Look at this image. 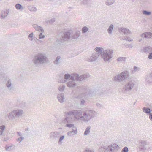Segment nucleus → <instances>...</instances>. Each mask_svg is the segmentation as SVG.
I'll use <instances>...</instances> for the list:
<instances>
[{"label":"nucleus","instance_id":"obj_9","mask_svg":"<svg viewBox=\"0 0 152 152\" xmlns=\"http://www.w3.org/2000/svg\"><path fill=\"white\" fill-rule=\"evenodd\" d=\"M12 11L11 10L7 9L2 11L0 15L1 19H4L9 14H12Z\"/></svg>","mask_w":152,"mask_h":152},{"label":"nucleus","instance_id":"obj_7","mask_svg":"<svg viewBox=\"0 0 152 152\" xmlns=\"http://www.w3.org/2000/svg\"><path fill=\"white\" fill-rule=\"evenodd\" d=\"M89 77V74H85L79 76L77 74L73 73L71 75V80L72 81H81L83 80H86Z\"/></svg>","mask_w":152,"mask_h":152},{"label":"nucleus","instance_id":"obj_18","mask_svg":"<svg viewBox=\"0 0 152 152\" xmlns=\"http://www.w3.org/2000/svg\"><path fill=\"white\" fill-rule=\"evenodd\" d=\"M139 142L141 145V146H139L140 149L143 150H145V146L147 143V142L145 140H141L139 141Z\"/></svg>","mask_w":152,"mask_h":152},{"label":"nucleus","instance_id":"obj_22","mask_svg":"<svg viewBox=\"0 0 152 152\" xmlns=\"http://www.w3.org/2000/svg\"><path fill=\"white\" fill-rule=\"evenodd\" d=\"M143 51L146 53L151 52L152 51V48L150 46H147L143 48Z\"/></svg>","mask_w":152,"mask_h":152},{"label":"nucleus","instance_id":"obj_4","mask_svg":"<svg viewBox=\"0 0 152 152\" xmlns=\"http://www.w3.org/2000/svg\"><path fill=\"white\" fill-rule=\"evenodd\" d=\"M24 114V111L22 109H17L13 110L10 112L7 115L9 120L15 121L18 118L21 117Z\"/></svg>","mask_w":152,"mask_h":152},{"label":"nucleus","instance_id":"obj_24","mask_svg":"<svg viewBox=\"0 0 152 152\" xmlns=\"http://www.w3.org/2000/svg\"><path fill=\"white\" fill-rule=\"evenodd\" d=\"M143 111L147 114H149L151 113V110L148 107H144L142 108Z\"/></svg>","mask_w":152,"mask_h":152},{"label":"nucleus","instance_id":"obj_19","mask_svg":"<svg viewBox=\"0 0 152 152\" xmlns=\"http://www.w3.org/2000/svg\"><path fill=\"white\" fill-rule=\"evenodd\" d=\"M33 27L36 30L40 32V33L44 32V30L42 28L37 24L33 25Z\"/></svg>","mask_w":152,"mask_h":152},{"label":"nucleus","instance_id":"obj_14","mask_svg":"<svg viewBox=\"0 0 152 152\" xmlns=\"http://www.w3.org/2000/svg\"><path fill=\"white\" fill-rule=\"evenodd\" d=\"M6 86L8 89L12 91L14 90V87L12 83V81L10 79H9L7 82Z\"/></svg>","mask_w":152,"mask_h":152},{"label":"nucleus","instance_id":"obj_47","mask_svg":"<svg viewBox=\"0 0 152 152\" xmlns=\"http://www.w3.org/2000/svg\"><path fill=\"white\" fill-rule=\"evenodd\" d=\"M148 57L149 59H152V52H151L149 54L148 56Z\"/></svg>","mask_w":152,"mask_h":152},{"label":"nucleus","instance_id":"obj_31","mask_svg":"<svg viewBox=\"0 0 152 152\" xmlns=\"http://www.w3.org/2000/svg\"><path fill=\"white\" fill-rule=\"evenodd\" d=\"M15 7L17 10H23V7L22 5L19 4H16L15 5Z\"/></svg>","mask_w":152,"mask_h":152},{"label":"nucleus","instance_id":"obj_50","mask_svg":"<svg viewBox=\"0 0 152 152\" xmlns=\"http://www.w3.org/2000/svg\"><path fill=\"white\" fill-rule=\"evenodd\" d=\"M126 47L128 48H132V44H129L127 45H126Z\"/></svg>","mask_w":152,"mask_h":152},{"label":"nucleus","instance_id":"obj_25","mask_svg":"<svg viewBox=\"0 0 152 152\" xmlns=\"http://www.w3.org/2000/svg\"><path fill=\"white\" fill-rule=\"evenodd\" d=\"M146 81L148 83H152V72L149 76H147L146 77Z\"/></svg>","mask_w":152,"mask_h":152},{"label":"nucleus","instance_id":"obj_2","mask_svg":"<svg viewBox=\"0 0 152 152\" xmlns=\"http://www.w3.org/2000/svg\"><path fill=\"white\" fill-rule=\"evenodd\" d=\"M47 60V56L45 53H39L34 56L32 62L34 66L37 67L46 63Z\"/></svg>","mask_w":152,"mask_h":152},{"label":"nucleus","instance_id":"obj_54","mask_svg":"<svg viewBox=\"0 0 152 152\" xmlns=\"http://www.w3.org/2000/svg\"><path fill=\"white\" fill-rule=\"evenodd\" d=\"M32 9H33V10H33V11H35L37 10L36 8L35 7H33Z\"/></svg>","mask_w":152,"mask_h":152},{"label":"nucleus","instance_id":"obj_5","mask_svg":"<svg viewBox=\"0 0 152 152\" xmlns=\"http://www.w3.org/2000/svg\"><path fill=\"white\" fill-rule=\"evenodd\" d=\"M129 72L127 71H124L115 76L113 80L115 82H121L127 80L129 79Z\"/></svg>","mask_w":152,"mask_h":152},{"label":"nucleus","instance_id":"obj_11","mask_svg":"<svg viewBox=\"0 0 152 152\" xmlns=\"http://www.w3.org/2000/svg\"><path fill=\"white\" fill-rule=\"evenodd\" d=\"M71 33L72 32L70 31L65 32L62 36L61 40L65 41L68 40L70 38Z\"/></svg>","mask_w":152,"mask_h":152},{"label":"nucleus","instance_id":"obj_27","mask_svg":"<svg viewBox=\"0 0 152 152\" xmlns=\"http://www.w3.org/2000/svg\"><path fill=\"white\" fill-rule=\"evenodd\" d=\"M114 28V26L113 24H110L109 27L107 30L108 33L110 34H111L112 33V31Z\"/></svg>","mask_w":152,"mask_h":152},{"label":"nucleus","instance_id":"obj_16","mask_svg":"<svg viewBox=\"0 0 152 152\" xmlns=\"http://www.w3.org/2000/svg\"><path fill=\"white\" fill-rule=\"evenodd\" d=\"M57 98L58 101L61 103H63L65 100L64 94L63 93L58 94L57 95Z\"/></svg>","mask_w":152,"mask_h":152},{"label":"nucleus","instance_id":"obj_51","mask_svg":"<svg viewBox=\"0 0 152 152\" xmlns=\"http://www.w3.org/2000/svg\"><path fill=\"white\" fill-rule=\"evenodd\" d=\"M149 118L151 121H152V113H150L149 115Z\"/></svg>","mask_w":152,"mask_h":152},{"label":"nucleus","instance_id":"obj_56","mask_svg":"<svg viewBox=\"0 0 152 152\" xmlns=\"http://www.w3.org/2000/svg\"><path fill=\"white\" fill-rule=\"evenodd\" d=\"M135 102L134 103V105H135Z\"/></svg>","mask_w":152,"mask_h":152},{"label":"nucleus","instance_id":"obj_23","mask_svg":"<svg viewBox=\"0 0 152 152\" xmlns=\"http://www.w3.org/2000/svg\"><path fill=\"white\" fill-rule=\"evenodd\" d=\"M115 1V0H106L105 1V4L107 6H110L113 4Z\"/></svg>","mask_w":152,"mask_h":152},{"label":"nucleus","instance_id":"obj_46","mask_svg":"<svg viewBox=\"0 0 152 152\" xmlns=\"http://www.w3.org/2000/svg\"><path fill=\"white\" fill-rule=\"evenodd\" d=\"M88 3V0H83L81 4H86Z\"/></svg>","mask_w":152,"mask_h":152},{"label":"nucleus","instance_id":"obj_30","mask_svg":"<svg viewBox=\"0 0 152 152\" xmlns=\"http://www.w3.org/2000/svg\"><path fill=\"white\" fill-rule=\"evenodd\" d=\"M126 59V58L125 57H120L117 59L118 61L119 62H124Z\"/></svg>","mask_w":152,"mask_h":152},{"label":"nucleus","instance_id":"obj_15","mask_svg":"<svg viewBox=\"0 0 152 152\" xmlns=\"http://www.w3.org/2000/svg\"><path fill=\"white\" fill-rule=\"evenodd\" d=\"M60 134L59 132L57 131L51 132L50 134V137L52 139H56L58 138Z\"/></svg>","mask_w":152,"mask_h":152},{"label":"nucleus","instance_id":"obj_17","mask_svg":"<svg viewBox=\"0 0 152 152\" xmlns=\"http://www.w3.org/2000/svg\"><path fill=\"white\" fill-rule=\"evenodd\" d=\"M71 75L68 73L66 74L64 76V79H61L59 81V82L60 83H65L68 79H70L71 80Z\"/></svg>","mask_w":152,"mask_h":152},{"label":"nucleus","instance_id":"obj_55","mask_svg":"<svg viewBox=\"0 0 152 152\" xmlns=\"http://www.w3.org/2000/svg\"><path fill=\"white\" fill-rule=\"evenodd\" d=\"M142 39H140L139 40V42H141V41H142Z\"/></svg>","mask_w":152,"mask_h":152},{"label":"nucleus","instance_id":"obj_52","mask_svg":"<svg viewBox=\"0 0 152 152\" xmlns=\"http://www.w3.org/2000/svg\"><path fill=\"white\" fill-rule=\"evenodd\" d=\"M17 133L18 134V136H20V137H21V136H22V133H21L20 132H17Z\"/></svg>","mask_w":152,"mask_h":152},{"label":"nucleus","instance_id":"obj_13","mask_svg":"<svg viewBox=\"0 0 152 152\" xmlns=\"http://www.w3.org/2000/svg\"><path fill=\"white\" fill-rule=\"evenodd\" d=\"M118 30L120 32L122 33L125 35H128L132 33L131 31L126 28H119Z\"/></svg>","mask_w":152,"mask_h":152},{"label":"nucleus","instance_id":"obj_21","mask_svg":"<svg viewBox=\"0 0 152 152\" xmlns=\"http://www.w3.org/2000/svg\"><path fill=\"white\" fill-rule=\"evenodd\" d=\"M5 128V126L4 125L0 126V136H4L5 134L4 133Z\"/></svg>","mask_w":152,"mask_h":152},{"label":"nucleus","instance_id":"obj_49","mask_svg":"<svg viewBox=\"0 0 152 152\" xmlns=\"http://www.w3.org/2000/svg\"><path fill=\"white\" fill-rule=\"evenodd\" d=\"M84 152H93V151L92 150L87 148Z\"/></svg>","mask_w":152,"mask_h":152},{"label":"nucleus","instance_id":"obj_35","mask_svg":"<svg viewBox=\"0 0 152 152\" xmlns=\"http://www.w3.org/2000/svg\"><path fill=\"white\" fill-rule=\"evenodd\" d=\"M60 58V56H58L54 61V64H58L59 63Z\"/></svg>","mask_w":152,"mask_h":152},{"label":"nucleus","instance_id":"obj_36","mask_svg":"<svg viewBox=\"0 0 152 152\" xmlns=\"http://www.w3.org/2000/svg\"><path fill=\"white\" fill-rule=\"evenodd\" d=\"M64 138L65 136L64 135L61 136L60 137L58 142V143L59 144H61L62 143V141Z\"/></svg>","mask_w":152,"mask_h":152},{"label":"nucleus","instance_id":"obj_42","mask_svg":"<svg viewBox=\"0 0 152 152\" xmlns=\"http://www.w3.org/2000/svg\"><path fill=\"white\" fill-rule=\"evenodd\" d=\"M128 149L127 147H124L121 151V152H128Z\"/></svg>","mask_w":152,"mask_h":152},{"label":"nucleus","instance_id":"obj_44","mask_svg":"<svg viewBox=\"0 0 152 152\" xmlns=\"http://www.w3.org/2000/svg\"><path fill=\"white\" fill-rule=\"evenodd\" d=\"M24 139V137L23 136H21L19 138H18L17 139V140L18 142H22V140Z\"/></svg>","mask_w":152,"mask_h":152},{"label":"nucleus","instance_id":"obj_57","mask_svg":"<svg viewBox=\"0 0 152 152\" xmlns=\"http://www.w3.org/2000/svg\"><path fill=\"white\" fill-rule=\"evenodd\" d=\"M151 111H152V109L151 110Z\"/></svg>","mask_w":152,"mask_h":152},{"label":"nucleus","instance_id":"obj_28","mask_svg":"<svg viewBox=\"0 0 152 152\" xmlns=\"http://www.w3.org/2000/svg\"><path fill=\"white\" fill-rule=\"evenodd\" d=\"M91 127L90 126H88L87 127L85 130L84 133V134L85 135H87L89 134L90 132V129Z\"/></svg>","mask_w":152,"mask_h":152},{"label":"nucleus","instance_id":"obj_45","mask_svg":"<svg viewBox=\"0 0 152 152\" xmlns=\"http://www.w3.org/2000/svg\"><path fill=\"white\" fill-rule=\"evenodd\" d=\"M78 88L80 89L82 91H85V90L86 89V87L85 86H80L78 87Z\"/></svg>","mask_w":152,"mask_h":152},{"label":"nucleus","instance_id":"obj_37","mask_svg":"<svg viewBox=\"0 0 152 152\" xmlns=\"http://www.w3.org/2000/svg\"><path fill=\"white\" fill-rule=\"evenodd\" d=\"M12 146L7 145L5 147V150L6 151H10L12 150Z\"/></svg>","mask_w":152,"mask_h":152},{"label":"nucleus","instance_id":"obj_3","mask_svg":"<svg viewBox=\"0 0 152 152\" xmlns=\"http://www.w3.org/2000/svg\"><path fill=\"white\" fill-rule=\"evenodd\" d=\"M95 50L99 53L101 55L102 58L105 61H109L113 57L112 54L113 50L110 49L104 50L103 48L97 47L95 48Z\"/></svg>","mask_w":152,"mask_h":152},{"label":"nucleus","instance_id":"obj_29","mask_svg":"<svg viewBox=\"0 0 152 152\" xmlns=\"http://www.w3.org/2000/svg\"><path fill=\"white\" fill-rule=\"evenodd\" d=\"M140 70V68L139 67L134 66L133 67V70H131V73L132 74H134L135 72L138 71Z\"/></svg>","mask_w":152,"mask_h":152},{"label":"nucleus","instance_id":"obj_20","mask_svg":"<svg viewBox=\"0 0 152 152\" xmlns=\"http://www.w3.org/2000/svg\"><path fill=\"white\" fill-rule=\"evenodd\" d=\"M74 81H69L66 83L67 86L69 88L73 87L76 86V83L74 82Z\"/></svg>","mask_w":152,"mask_h":152},{"label":"nucleus","instance_id":"obj_33","mask_svg":"<svg viewBox=\"0 0 152 152\" xmlns=\"http://www.w3.org/2000/svg\"><path fill=\"white\" fill-rule=\"evenodd\" d=\"M88 29L86 26H84L82 28V31L83 34H84L86 32L88 31Z\"/></svg>","mask_w":152,"mask_h":152},{"label":"nucleus","instance_id":"obj_6","mask_svg":"<svg viewBox=\"0 0 152 152\" xmlns=\"http://www.w3.org/2000/svg\"><path fill=\"white\" fill-rule=\"evenodd\" d=\"M136 88L135 83L134 81L131 80L126 83L124 86L123 91L126 94H129Z\"/></svg>","mask_w":152,"mask_h":152},{"label":"nucleus","instance_id":"obj_41","mask_svg":"<svg viewBox=\"0 0 152 152\" xmlns=\"http://www.w3.org/2000/svg\"><path fill=\"white\" fill-rule=\"evenodd\" d=\"M55 18H53L51 19L50 20L48 21H47V23H49L50 24H52L55 21Z\"/></svg>","mask_w":152,"mask_h":152},{"label":"nucleus","instance_id":"obj_39","mask_svg":"<svg viewBox=\"0 0 152 152\" xmlns=\"http://www.w3.org/2000/svg\"><path fill=\"white\" fill-rule=\"evenodd\" d=\"M34 36L33 33L32 32L28 35V39L30 41L33 40V37Z\"/></svg>","mask_w":152,"mask_h":152},{"label":"nucleus","instance_id":"obj_10","mask_svg":"<svg viewBox=\"0 0 152 152\" xmlns=\"http://www.w3.org/2000/svg\"><path fill=\"white\" fill-rule=\"evenodd\" d=\"M117 146L116 144H113L108 146L107 147H105L104 149L107 151V152H113L114 150L117 148Z\"/></svg>","mask_w":152,"mask_h":152},{"label":"nucleus","instance_id":"obj_53","mask_svg":"<svg viewBox=\"0 0 152 152\" xmlns=\"http://www.w3.org/2000/svg\"><path fill=\"white\" fill-rule=\"evenodd\" d=\"M8 138L7 137H6V138L4 137V139H3V141H6L7 140H8Z\"/></svg>","mask_w":152,"mask_h":152},{"label":"nucleus","instance_id":"obj_38","mask_svg":"<svg viewBox=\"0 0 152 152\" xmlns=\"http://www.w3.org/2000/svg\"><path fill=\"white\" fill-rule=\"evenodd\" d=\"M142 13L143 14L147 15H149L151 14V13L150 12L146 10H143L142 11Z\"/></svg>","mask_w":152,"mask_h":152},{"label":"nucleus","instance_id":"obj_43","mask_svg":"<svg viewBox=\"0 0 152 152\" xmlns=\"http://www.w3.org/2000/svg\"><path fill=\"white\" fill-rule=\"evenodd\" d=\"M96 105L97 107L99 108H102L103 107V106L102 104L99 103H96Z\"/></svg>","mask_w":152,"mask_h":152},{"label":"nucleus","instance_id":"obj_40","mask_svg":"<svg viewBox=\"0 0 152 152\" xmlns=\"http://www.w3.org/2000/svg\"><path fill=\"white\" fill-rule=\"evenodd\" d=\"M42 33L43 32L40 33L39 35V39H43L45 37V35H44Z\"/></svg>","mask_w":152,"mask_h":152},{"label":"nucleus","instance_id":"obj_12","mask_svg":"<svg viewBox=\"0 0 152 152\" xmlns=\"http://www.w3.org/2000/svg\"><path fill=\"white\" fill-rule=\"evenodd\" d=\"M152 36V33L149 32H146L141 34L140 37L145 39H149Z\"/></svg>","mask_w":152,"mask_h":152},{"label":"nucleus","instance_id":"obj_1","mask_svg":"<svg viewBox=\"0 0 152 152\" xmlns=\"http://www.w3.org/2000/svg\"><path fill=\"white\" fill-rule=\"evenodd\" d=\"M97 113L88 108L84 110H72L65 113L64 117L61 118L60 123L65 127L72 128V131L67 133V135L72 136L77 133V128L72 124L73 120L87 123L96 115Z\"/></svg>","mask_w":152,"mask_h":152},{"label":"nucleus","instance_id":"obj_32","mask_svg":"<svg viewBox=\"0 0 152 152\" xmlns=\"http://www.w3.org/2000/svg\"><path fill=\"white\" fill-rule=\"evenodd\" d=\"M123 40H125L128 41H132L133 39L130 38V37L128 36H125L122 38Z\"/></svg>","mask_w":152,"mask_h":152},{"label":"nucleus","instance_id":"obj_48","mask_svg":"<svg viewBox=\"0 0 152 152\" xmlns=\"http://www.w3.org/2000/svg\"><path fill=\"white\" fill-rule=\"evenodd\" d=\"M85 103V101L84 99H82L81 101L80 105H84Z\"/></svg>","mask_w":152,"mask_h":152},{"label":"nucleus","instance_id":"obj_34","mask_svg":"<svg viewBox=\"0 0 152 152\" xmlns=\"http://www.w3.org/2000/svg\"><path fill=\"white\" fill-rule=\"evenodd\" d=\"M65 86L64 85L61 86H59L58 89L60 92H63L65 88Z\"/></svg>","mask_w":152,"mask_h":152},{"label":"nucleus","instance_id":"obj_8","mask_svg":"<svg viewBox=\"0 0 152 152\" xmlns=\"http://www.w3.org/2000/svg\"><path fill=\"white\" fill-rule=\"evenodd\" d=\"M100 55L99 53L96 52L92 53L87 59V61L91 62H96Z\"/></svg>","mask_w":152,"mask_h":152},{"label":"nucleus","instance_id":"obj_26","mask_svg":"<svg viewBox=\"0 0 152 152\" xmlns=\"http://www.w3.org/2000/svg\"><path fill=\"white\" fill-rule=\"evenodd\" d=\"M80 34V32L79 31L73 34L71 36L72 38L74 39H76L79 36Z\"/></svg>","mask_w":152,"mask_h":152}]
</instances>
